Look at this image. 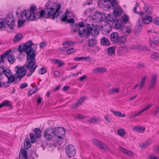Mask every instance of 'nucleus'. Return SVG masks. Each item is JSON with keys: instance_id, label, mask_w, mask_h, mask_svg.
<instances>
[{"instance_id": "obj_25", "label": "nucleus", "mask_w": 159, "mask_h": 159, "mask_svg": "<svg viewBox=\"0 0 159 159\" xmlns=\"http://www.w3.org/2000/svg\"><path fill=\"white\" fill-rule=\"evenodd\" d=\"M149 35H150L149 39V40L151 39L153 40L154 42H159V37H158L155 34L154 31L153 32H152L151 34Z\"/></svg>"}, {"instance_id": "obj_64", "label": "nucleus", "mask_w": 159, "mask_h": 159, "mask_svg": "<svg viewBox=\"0 0 159 159\" xmlns=\"http://www.w3.org/2000/svg\"><path fill=\"white\" fill-rule=\"evenodd\" d=\"M78 25V28H83L85 26V25L84 24V23L82 22H80L77 24Z\"/></svg>"}, {"instance_id": "obj_13", "label": "nucleus", "mask_w": 159, "mask_h": 159, "mask_svg": "<svg viewBox=\"0 0 159 159\" xmlns=\"http://www.w3.org/2000/svg\"><path fill=\"white\" fill-rule=\"evenodd\" d=\"M93 142L94 144L96 146L104 150H107L108 149L107 146L105 144H103L100 140L96 139H93Z\"/></svg>"}, {"instance_id": "obj_20", "label": "nucleus", "mask_w": 159, "mask_h": 159, "mask_svg": "<svg viewBox=\"0 0 159 159\" xmlns=\"http://www.w3.org/2000/svg\"><path fill=\"white\" fill-rule=\"evenodd\" d=\"M11 52V50L7 51L2 55L0 56V63H3L4 62L5 59Z\"/></svg>"}, {"instance_id": "obj_21", "label": "nucleus", "mask_w": 159, "mask_h": 159, "mask_svg": "<svg viewBox=\"0 0 159 159\" xmlns=\"http://www.w3.org/2000/svg\"><path fill=\"white\" fill-rule=\"evenodd\" d=\"M131 31L132 30L130 27L129 26H126L123 29V33L125 35L124 36L126 37L131 33Z\"/></svg>"}, {"instance_id": "obj_26", "label": "nucleus", "mask_w": 159, "mask_h": 159, "mask_svg": "<svg viewBox=\"0 0 159 159\" xmlns=\"http://www.w3.org/2000/svg\"><path fill=\"white\" fill-rule=\"evenodd\" d=\"M101 43L102 45L108 46L110 44L109 40L105 37H102L101 39Z\"/></svg>"}, {"instance_id": "obj_62", "label": "nucleus", "mask_w": 159, "mask_h": 159, "mask_svg": "<svg viewBox=\"0 0 159 159\" xmlns=\"http://www.w3.org/2000/svg\"><path fill=\"white\" fill-rule=\"evenodd\" d=\"M25 20H22L21 19H20L18 21V25L19 27H20L24 24Z\"/></svg>"}, {"instance_id": "obj_12", "label": "nucleus", "mask_w": 159, "mask_h": 159, "mask_svg": "<svg viewBox=\"0 0 159 159\" xmlns=\"http://www.w3.org/2000/svg\"><path fill=\"white\" fill-rule=\"evenodd\" d=\"M143 18H142L141 20L138 19L136 24V27L134 29V31L135 34H136L140 32L142 29V24L143 22L146 24L143 21Z\"/></svg>"}, {"instance_id": "obj_3", "label": "nucleus", "mask_w": 159, "mask_h": 159, "mask_svg": "<svg viewBox=\"0 0 159 159\" xmlns=\"http://www.w3.org/2000/svg\"><path fill=\"white\" fill-rule=\"evenodd\" d=\"M33 42L30 41L25 43L24 45V52L27 54V61L36 64L35 59L37 47L34 45L32 48Z\"/></svg>"}, {"instance_id": "obj_59", "label": "nucleus", "mask_w": 159, "mask_h": 159, "mask_svg": "<svg viewBox=\"0 0 159 159\" xmlns=\"http://www.w3.org/2000/svg\"><path fill=\"white\" fill-rule=\"evenodd\" d=\"M66 53L68 54L73 53L75 52V50L73 48L66 50Z\"/></svg>"}, {"instance_id": "obj_28", "label": "nucleus", "mask_w": 159, "mask_h": 159, "mask_svg": "<svg viewBox=\"0 0 159 159\" xmlns=\"http://www.w3.org/2000/svg\"><path fill=\"white\" fill-rule=\"evenodd\" d=\"M106 69L104 67H97L93 69V73H98L100 72H103L106 71Z\"/></svg>"}, {"instance_id": "obj_10", "label": "nucleus", "mask_w": 159, "mask_h": 159, "mask_svg": "<svg viewBox=\"0 0 159 159\" xmlns=\"http://www.w3.org/2000/svg\"><path fill=\"white\" fill-rule=\"evenodd\" d=\"M54 133L55 136L59 139H62L65 136V130L63 128L59 127H56L54 130Z\"/></svg>"}, {"instance_id": "obj_46", "label": "nucleus", "mask_w": 159, "mask_h": 159, "mask_svg": "<svg viewBox=\"0 0 159 159\" xmlns=\"http://www.w3.org/2000/svg\"><path fill=\"white\" fill-rule=\"evenodd\" d=\"M30 136L32 143H34L36 142V137L34 134L32 133L30 134Z\"/></svg>"}, {"instance_id": "obj_9", "label": "nucleus", "mask_w": 159, "mask_h": 159, "mask_svg": "<svg viewBox=\"0 0 159 159\" xmlns=\"http://www.w3.org/2000/svg\"><path fill=\"white\" fill-rule=\"evenodd\" d=\"M65 151L67 155L70 158L74 157L76 153L75 147L71 144L66 147Z\"/></svg>"}, {"instance_id": "obj_57", "label": "nucleus", "mask_w": 159, "mask_h": 159, "mask_svg": "<svg viewBox=\"0 0 159 159\" xmlns=\"http://www.w3.org/2000/svg\"><path fill=\"white\" fill-rule=\"evenodd\" d=\"M118 3L116 0H112L110 2V5L113 7H115L116 5L118 4Z\"/></svg>"}, {"instance_id": "obj_22", "label": "nucleus", "mask_w": 159, "mask_h": 159, "mask_svg": "<svg viewBox=\"0 0 159 159\" xmlns=\"http://www.w3.org/2000/svg\"><path fill=\"white\" fill-rule=\"evenodd\" d=\"M2 75L3 74L6 76L8 77L9 76H11L12 75V73L11 71L9 69L7 68L5 69L4 67L2 66Z\"/></svg>"}, {"instance_id": "obj_43", "label": "nucleus", "mask_w": 159, "mask_h": 159, "mask_svg": "<svg viewBox=\"0 0 159 159\" xmlns=\"http://www.w3.org/2000/svg\"><path fill=\"white\" fill-rule=\"evenodd\" d=\"M150 42V45L153 48H155L158 44L159 42H154V40L151 39L149 40Z\"/></svg>"}, {"instance_id": "obj_45", "label": "nucleus", "mask_w": 159, "mask_h": 159, "mask_svg": "<svg viewBox=\"0 0 159 159\" xmlns=\"http://www.w3.org/2000/svg\"><path fill=\"white\" fill-rule=\"evenodd\" d=\"M65 48H68L73 45V43L70 41H67L63 44Z\"/></svg>"}, {"instance_id": "obj_7", "label": "nucleus", "mask_w": 159, "mask_h": 159, "mask_svg": "<svg viewBox=\"0 0 159 159\" xmlns=\"http://www.w3.org/2000/svg\"><path fill=\"white\" fill-rule=\"evenodd\" d=\"M54 135L53 129L51 127L47 128L44 131L43 136L45 139L48 141L51 140Z\"/></svg>"}, {"instance_id": "obj_11", "label": "nucleus", "mask_w": 159, "mask_h": 159, "mask_svg": "<svg viewBox=\"0 0 159 159\" xmlns=\"http://www.w3.org/2000/svg\"><path fill=\"white\" fill-rule=\"evenodd\" d=\"M6 22L10 29H13L15 26V20L11 15H7L6 17Z\"/></svg>"}, {"instance_id": "obj_29", "label": "nucleus", "mask_w": 159, "mask_h": 159, "mask_svg": "<svg viewBox=\"0 0 159 159\" xmlns=\"http://www.w3.org/2000/svg\"><path fill=\"white\" fill-rule=\"evenodd\" d=\"M96 43V39L93 38L89 40L88 41V46L89 47H93L95 45Z\"/></svg>"}, {"instance_id": "obj_52", "label": "nucleus", "mask_w": 159, "mask_h": 159, "mask_svg": "<svg viewBox=\"0 0 159 159\" xmlns=\"http://www.w3.org/2000/svg\"><path fill=\"white\" fill-rule=\"evenodd\" d=\"M8 82L9 83H12L15 80V78L14 76L11 75L8 77Z\"/></svg>"}, {"instance_id": "obj_56", "label": "nucleus", "mask_w": 159, "mask_h": 159, "mask_svg": "<svg viewBox=\"0 0 159 159\" xmlns=\"http://www.w3.org/2000/svg\"><path fill=\"white\" fill-rule=\"evenodd\" d=\"M2 106H7V107H10L11 106V104L9 103V102L7 100H5L2 103Z\"/></svg>"}, {"instance_id": "obj_49", "label": "nucleus", "mask_w": 159, "mask_h": 159, "mask_svg": "<svg viewBox=\"0 0 159 159\" xmlns=\"http://www.w3.org/2000/svg\"><path fill=\"white\" fill-rule=\"evenodd\" d=\"M137 49L145 51H148V48L146 46H142L139 44L138 45V48Z\"/></svg>"}, {"instance_id": "obj_50", "label": "nucleus", "mask_w": 159, "mask_h": 159, "mask_svg": "<svg viewBox=\"0 0 159 159\" xmlns=\"http://www.w3.org/2000/svg\"><path fill=\"white\" fill-rule=\"evenodd\" d=\"M159 57V54L156 52H153L151 55V58L153 59L156 60Z\"/></svg>"}, {"instance_id": "obj_38", "label": "nucleus", "mask_w": 159, "mask_h": 159, "mask_svg": "<svg viewBox=\"0 0 159 159\" xmlns=\"http://www.w3.org/2000/svg\"><path fill=\"white\" fill-rule=\"evenodd\" d=\"M111 111L116 116L120 117H125V114H122L120 112L114 111Z\"/></svg>"}, {"instance_id": "obj_44", "label": "nucleus", "mask_w": 159, "mask_h": 159, "mask_svg": "<svg viewBox=\"0 0 159 159\" xmlns=\"http://www.w3.org/2000/svg\"><path fill=\"white\" fill-rule=\"evenodd\" d=\"M138 45L136 43H133L131 42H129V48L131 49H137L138 48Z\"/></svg>"}, {"instance_id": "obj_17", "label": "nucleus", "mask_w": 159, "mask_h": 159, "mask_svg": "<svg viewBox=\"0 0 159 159\" xmlns=\"http://www.w3.org/2000/svg\"><path fill=\"white\" fill-rule=\"evenodd\" d=\"M95 15L96 16L97 19L100 21H103L106 19V15L102 13L97 12Z\"/></svg>"}, {"instance_id": "obj_23", "label": "nucleus", "mask_w": 159, "mask_h": 159, "mask_svg": "<svg viewBox=\"0 0 159 159\" xmlns=\"http://www.w3.org/2000/svg\"><path fill=\"white\" fill-rule=\"evenodd\" d=\"M113 14L116 17L120 16L122 14V9L121 8H116L113 10Z\"/></svg>"}, {"instance_id": "obj_14", "label": "nucleus", "mask_w": 159, "mask_h": 159, "mask_svg": "<svg viewBox=\"0 0 159 159\" xmlns=\"http://www.w3.org/2000/svg\"><path fill=\"white\" fill-rule=\"evenodd\" d=\"M28 156L26 150L25 149H21L19 155V159H27Z\"/></svg>"}, {"instance_id": "obj_15", "label": "nucleus", "mask_w": 159, "mask_h": 159, "mask_svg": "<svg viewBox=\"0 0 159 159\" xmlns=\"http://www.w3.org/2000/svg\"><path fill=\"white\" fill-rule=\"evenodd\" d=\"M112 26L115 30L120 29L122 27L121 24L119 20L117 19L113 22Z\"/></svg>"}, {"instance_id": "obj_27", "label": "nucleus", "mask_w": 159, "mask_h": 159, "mask_svg": "<svg viewBox=\"0 0 159 159\" xmlns=\"http://www.w3.org/2000/svg\"><path fill=\"white\" fill-rule=\"evenodd\" d=\"M7 57L8 61L10 64H13L15 61V57L13 54H9Z\"/></svg>"}, {"instance_id": "obj_2", "label": "nucleus", "mask_w": 159, "mask_h": 159, "mask_svg": "<svg viewBox=\"0 0 159 159\" xmlns=\"http://www.w3.org/2000/svg\"><path fill=\"white\" fill-rule=\"evenodd\" d=\"M30 10H25L21 14V18L24 20H34L39 17H43L44 11L41 10L39 13H36L37 8L36 7L32 5Z\"/></svg>"}, {"instance_id": "obj_61", "label": "nucleus", "mask_w": 159, "mask_h": 159, "mask_svg": "<svg viewBox=\"0 0 159 159\" xmlns=\"http://www.w3.org/2000/svg\"><path fill=\"white\" fill-rule=\"evenodd\" d=\"M5 26V24L3 20H0V28H4Z\"/></svg>"}, {"instance_id": "obj_16", "label": "nucleus", "mask_w": 159, "mask_h": 159, "mask_svg": "<svg viewBox=\"0 0 159 159\" xmlns=\"http://www.w3.org/2000/svg\"><path fill=\"white\" fill-rule=\"evenodd\" d=\"M157 77V75H152L151 80L149 84V85L148 87L149 89L151 90L153 88L154 85L156 83Z\"/></svg>"}, {"instance_id": "obj_6", "label": "nucleus", "mask_w": 159, "mask_h": 159, "mask_svg": "<svg viewBox=\"0 0 159 159\" xmlns=\"http://www.w3.org/2000/svg\"><path fill=\"white\" fill-rule=\"evenodd\" d=\"M99 31V27L97 25L89 27L87 29L85 37L89 39L91 34L93 37H97L98 35Z\"/></svg>"}, {"instance_id": "obj_18", "label": "nucleus", "mask_w": 159, "mask_h": 159, "mask_svg": "<svg viewBox=\"0 0 159 159\" xmlns=\"http://www.w3.org/2000/svg\"><path fill=\"white\" fill-rule=\"evenodd\" d=\"M85 99V97H81L72 106V108L73 109L77 108L80 106L81 103L84 101Z\"/></svg>"}, {"instance_id": "obj_55", "label": "nucleus", "mask_w": 159, "mask_h": 159, "mask_svg": "<svg viewBox=\"0 0 159 159\" xmlns=\"http://www.w3.org/2000/svg\"><path fill=\"white\" fill-rule=\"evenodd\" d=\"M153 105V104H149L148 105L146 106L143 109H142L141 111L142 112H144V111L148 110L151 107H152V106Z\"/></svg>"}, {"instance_id": "obj_54", "label": "nucleus", "mask_w": 159, "mask_h": 159, "mask_svg": "<svg viewBox=\"0 0 159 159\" xmlns=\"http://www.w3.org/2000/svg\"><path fill=\"white\" fill-rule=\"evenodd\" d=\"M152 22L154 24L159 25V18L158 17L154 18L152 20Z\"/></svg>"}, {"instance_id": "obj_31", "label": "nucleus", "mask_w": 159, "mask_h": 159, "mask_svg": "<svg viewBox=\"0 0 159 159\" xmlns=\"http://www.w3.org/2000/svg\"><path fill=\"white\" fill-rule=\"evenodd\" d=\"M79 28H78V25L77 24H72L71 26V31L72 33H74L79 30Z\"/></svg>"}, {"instance_id": "obj_53", "label": "nucleus", "mask_w": 159, "mask_h": 159, "mask_svg": "<svg viewBox=\"0 0 159 159\" xmlns=\"http://www.w3.org/2000/svg\"><path fill=\"white\" fill-rule=\"evenodd\" d=\"M60 14V13H59V11L55 10L54 14L53 15L52 17V19L54 20L57 18V17L59 16Z\"/></svg>"}, {"instance_id": "obj_19", "label": "nucleus", "mask_w": 159, "mask_h": 159, "mask_svg": "<svg viewBox=\"0 0 159 159\" xmlns=\"http://www.w3.org/2000/svg\"><path fill=\"white\" fill-rule=\"evenodd\" d=\"M119 150L124 153L130 157H132L133 155V153L131 151L122 147H120L119 148Z\"/></svg>"}, {"instance_id": "obj_34", "label": "nucleus", "mask_w": 159, "mask_h": 159, "mask_svg": "<svg viewBox=\"0 0 159 159\" xmlns=\"http://www.w3.org/2000/svg\"><path fill=\"white\" fill-rule=\"evenodd\" d=\"M116 49V47L113 46L108 48L107 50L108 54L110 56H112L114 54Z\"/></svg>"}, {"instance_id": "obj_33", "label": "nucleus", "mask_w": 159, "mask_h": 159, "mask_svg": "<svg viewBox=\"0 0 159 159\" xmlns=\"http://www.w3.org/2000/svg\"><path fill=\"white\" fill-rule=\"evenodd\" d=\"M23 35L22 34H17L15 36L13 40V42L14 43L17 42L23 38Z\"/></svg>"}, {"instance_id": "obj_40", "label": "nucleus", "mask_w": 159, "mask_h": 159, "mask_svg": "<svg viewBox=\"0 0 159 159\" xmlns=\"http://www.w3.org/2000/svg\"><path fill=\"white\" fill-rule=\"evenodd\" d=\"M87 30L83 29H82V30H81L80 29H79V33L78 35H79L80 37H81L83 38L84 36V34H86V31Z\"/></svg>"}, {"instance_id": "obj_35", "label": "nucleus", "mask_w": 159, "mask_h": 159, "mask_svg": "<svg viewBox=\"0 0 159 159\" xmlns=\"http://www.w3.org/2000/svg\"><path fill=\"white\" fill-rule=\"evenodd\" d=\"M99 121L98 118L97 117L91 118L87 120V122L89 123H96Z\"/></svg>"}, {"instance_id": "obj_60", "label": "nucleus", "mask_w": 159, "mask_h": 159, "mask_svg": "<svg viewBox=\"0 0 159 159\" xmlns=\"http://www.w3.org/2000/svg\"><path fill=\"white\" fill-rule=\"evenodd\" d=\"M104 29L105 30L106 32H108L111 30V27L109 25H106L104 26Z\"/></svg>"}, {"instance_id": "obj_47", "label": "nucleus", "mask_w": 159, "mask_h": 159, "mask_svg": "<svg viewBox=\"0 0 159 159\" xmlns=\"http://www.w3.org/2000/svg\"><path fill=\"white\" fill-rule=\"evenodd\" d=\"M53 61L57 64L58 66H61L64 64V63L63 61L60 60L59 59H56Z\"/></svg>"}, {"instance_id": "obj_8", "label": "nucleus", "mask_w": 159, "mask_h": 159, "mask_svg": "<svg viewBox=\"0 0 159 159\" xmlns=\"http://www.w3.org/2000/svg\"><path fill=\"white\" fill-rule=\"evenodd\" d=\"M46 9L44 11L43 17L46 18H49L52 19V17L54 14L55 9L52 7H48L46 5Z\"/></svg>"}, {"instance_id": "obj_58", "label": "nucleus", "mask_w": 159, "mask_h": 159, "mask_svg": "<svg viewBox=\"0 0 159 159\" xmlns=\"http://www.w3.org/2000/svg\"><path fill=\"white\" fill-rule=\"evenodd\" d=\"M47 72L46 69L43 67H42L39 70V72L41 74H43Z\"/></svg>"}, {"instance_id": "obj_42", "label": "nucleus", "mask_w": 159, "mask_h": 159, "mask_svg": "<svg viewBox=\"0 0 159 159\" xmlns=\"http://www.w3.org/2000/svg\"><path fill=\"white\" fill-rule=\"evenodd\" d=\"M129 17L127 15H123L121 17V20L123 23L126 24L128 21Z\"/></svg>"}, {"instance_id": "obj_1", "label": "nucleus", "mask_w": 159, "mask_h": 159, "mask_svg": "<svg viewBox=\"0 0 159 159\" xmlns=\"http://www.w3.org/2000/svg\"><path fill=\"white\" fill-rule=\"evenodd\" d=\"M38 66L36 64L26 61L25 63L22 66L19 67L18 66H16L15 68L16 74L17 75V77L21 79L26 74L27 69L30 70L26 75L28 77H29L34 71L35 69Z\"/></svg>"}, {"instance_id": "obj_24", "label": "nucleus", "mask_w": 159, "mask_h": 159, "mask_svg": "<svg viewBox=\"0 0 159 159\" xmlns=\"http://www.w3.org/2000/svg\"><path fill=\"white\" fill-rule=\"evenodd\" d=\"M120 89L117 88H113L111 89L108 90L107 91V93L108 95H110L111 94H114L115 93H118L120 91Z\"/></svg>"}, {"instance_id": "obj_37", "label": "nucleus", "mask_w": 159, "mask_h": 159, "mask_svg": "<svg viewBox=\"0 0 159 159\" xmlns=\"http://www.w3.org/2000/svg\"><path fill=\"white\" fill-rule=\"evenodd\" d=\"M146 79V77L144 76L143 77L141 80L140 85L139 87V90H140L143 88L144 84L145 83V81Z\"/></svg>"}, {"instance_id": "obj_36", "label": "nucleus", "mask_w": 159, "mask_h": 159, "mask_svg": "<svg viewBox=\"0 0 159 159\" xmlns=\"http://www.w3.org/2000/svg\"><path fill=\"white\" fill-rule=\"evenodd\" d=\"M91 59V57L89 56L85 57H77L74 58V60L75 61H80L83 60H86L88 59Z\"/></svg>"}, {"instance_id": "obj_48", "label": "nucleus", "mask_w": 159, "mask_h": 159, "mask_svg": "<svg viewBox=\"0 0 159 159\" xmlns=\"http://www.w3.org/2000/svg\"><path fill=\"white\" fill-rule=\"evenodd\" d=\"M119 50L121 54H124L127 52V49L125 47H121L119 48Z\"/></svg>"}, {"instance_id": "obj_32", "label": "nucleus", "mask_w": 159, "mask_h": 159, "mask_svg": "<svg viewBox=\"0 0 159 159\" xmlns=\"http://www.w3.org/2000/svg\"><path fill=\"white\" fill-rule=\"evenodd\" d=\"M24 146L25 148L27 149L31 146V144L29 138H26L25 139L24 142Z\"/></svg>"}, {"instance_id": "obj_39", "label": "nucleus", "mask_w": 159, "mask_h": 159, "mask_svg": "<svg viewBox=\"0 0 159 159\" xmlns=\"http://www.w3.org/2000/svg\"><path fill=\"white\" fill-rule=\"evenodd\" d=\"M145 128L142 126H135L134 128V130L139 132H143L144 131Z\"/></svg>"}, {"instance_id": "obj_30", "label": "nucleus", "mask_w": 159, "mask_h": 159, "mask_svg": "<svg viewBox=\"0 0 159 159\" xmlns=\"http://www.w3.org/2000/svg\"><path fill=\"white\" fill-rule=\"evenodd\" d=\"M35 133V135L36 138H39L41 136V130L39 128H35L34 130Z\"/></svg>"}, {"instance_id": "obj_41", "label": "nucleus", "mask_w": 159, "mask_h": 159, "mask_svg": "<svg viewBox=\"0 0 159 159\" xmlns=\"http://www.w3.org/2000/svg\"><path fill=\"white\" fill-rule=\"evenodd\" d=\"M107 20L111 22H113L116 19L113 15L108 14L106 17Z\"/></svg>"}, {"instance_id": "obj_63", "label": "nucleus", "mask_w": 159, "mask_h": 159, "mask_svg": "<svg viewBox=\"0 0 159 159\" xmlns=\"http://www.w3.org/2000/svg\"><path fill=\"white\" fill-rule=\"evenodd\" d=\"M33 89H34V88H35L36 90H34V91H33L32 90H30L29 91V93L28 94V96H31L32 94L34 93L37 90V88L36 86H33Z\"/></svg>"}, {"instance_id": "obj_5", "label": "nucleus", "mask_w": 159, "mask_h": 159, "mask_svg": "<svg viewBox=\"0 0 159 159\" xmlns=\"http://www.w3.org/2000/svg\"><path fill=\"white\" fill-rule=\"evenodd\" d=\"M110 37L111 41L114 44H123L127 41V38L124 36H120L117 32L111 33Z\"/></svg>"}, {"instance_id": "obj_51", "label": "nucleus", "mask_w": 159, "mask_h": 159, "mask_svg": "<svg viewBox=\"0 0 159 159\" xmlns=\"http://www.w3.org/2000/svg\"><path fill=\"white\" fill-rule=\"evenodd\" d=\"M117 132L122 137L124 136L125 135L124 130L122 129H118Z\"/></svg>"}, {"instance_id": "obj_4", "label": "nucleus", "mask_w": 159, "mask_h": 159, "mask_svg": "<svg viewBox=\"0 0 159 159\" xmlns=\"http://www.w3.org/2000/svg\"><path fill=\"white\" fill-rule=\"evenodd\" d=\"M137 8L134 7L133 9V11L134 13L140 15V16L142 18H143V21L146 24H148L151 22L152 19L151 15L152 12V9L151 7L149 6L147 4H144V12H138L137 11Z\"/></svg>"}]
</instances>
